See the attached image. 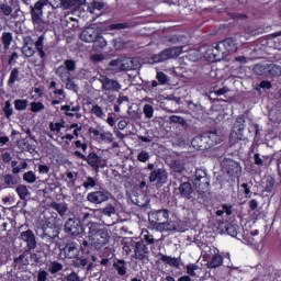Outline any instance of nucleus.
Wrapping results in <instances>:
<instances>
[{"instance_id":"36","label":"nucleus","mask_w":281,"mask_h":281,"mask_svg":"<svg viewBox=\"0 0 281 281\" xmlns=\"http://www.w3.org/2000/svg\"><path fill=\"white\" fill-rule=\"evenodd\" d=\"M50 206L53 207V210H56L59 216H65L67 214V211L69 210L67 204H63L58 202H53Z\"/></svg>"},{"instance_id":"46","label":"nucleus","mask_w":281,"mask_h":281,"mask_svg":"<svg viewBox=\"0 0 281 281\" xmlns=\"http://www.w3.org/2000/svg\"><path fill=\"white\" fill-rule=\"evenodd\" d=\"M64 68L67 69L68 72L74 74V71H76V60L66 59L64 61Z\"/></svg>"},{"instance_id":"20","label":"nucleus","mask_w":281,"mask_h":281,"mask_svg":"<svg viewBox=\"0 0 281 281\" xmlns=\"http://www.w3.org/2000/svg\"><path fill=\"white\" fill-rule=\"evenodd\" d=\"M191 146H193L195 150H207V148H210V143H207L205 133L202 136H195L191 140Z\"/></svg>"},{"instance_id":"30","label":"nucleus","mask_w":281,"mask_h":281,"mask_svg":"<svg viewBox=\"0 0 281 281\" xmlns=\"http://www.w3.org/2000/svg\"><path fill=\"white\" fill-rule=\"evenodd\" d=\"M113 268L117 271L119 276H126V261L124 259H117L113 263Z\"/></svg>"},{"instance_id":"8","label":"nucleus","mask_w":281,"mask_h":281,"mask_svg":"<svg viewBox=\"0 0 281 281\" xmlns=\"http://www.w3.org/2000/svg\"><path fill=\"white\" fill-rule=\"evenodd\" d=\"M65 232L71 236H80L85 229L82 228V223H80V220L77 217H70L65 223Z\"/></svg>"},{"instance_id":"55","label":"nucleus","mask_w":281,"mask_h":281,"mask_svg":"<svg viewBox=\"0 0 281 281\" xmlns=\"http://www.w3.org/2000/svg\"><path fill=\"white\" fill-rule=\"evenodd\" d=\"M60 5L64 10H70V8H74L76 1L75 0H59Z\"/></svg>"},{"instance_id":"2","label":"nucleus","mask_w":281,"mask_h":281,"mask_svg":"<svg viewBox=\"0 0 281 281\" xmlns=\"http://www.w3.org/2000/svg\"><path fill=\"white\" fill-rule=\"evenodd\" d=\"M49 5V0H38L34 5L30 7L31 21L38 32H43L47 23L43 19V7Z\"/></svg>"},{"instance_id":"14","label":"nucleus","mask_w":281,"mask_h":281,"mask_svg":"<svg viewBox=\"0 0 281 281\" xmlns=\"http://www.w3.org/2000/svg\"><path fill=\"white\" fill-rule=\"evenodd\" d=\"M132 203H134V205H138V207H146L148 203H150V199L146 192L142 190L134 191L132 194Z\"/></svg>"},{"instance_id":"51","label":"nucleus","mask_w":281,"mask_h":281,"mask_svg":"<svg viewBox=\"0 0 281 281\" xmlns=\"http://www.w3.org/2000/svg\"><path fill=\"white\" fill-rule=\"evenodd\" d=\"M45 105L41 102H32L31 103V112L32 113H38L41 111H44Z\"/></svg>"},{"instance_id":"38","label":"nucleus","mask_w":281,"mask_h":281,"mask_svg":"<svg viewBox=\"0 0 281 281\" xmlns=\"http://www.w3.org/2000/svg\"><path fill=\"white\" fill-rule=\"evenodd\" d=\"M0 12L4 16H12V12H13L12 1H10V3L8 2L0 3Z\"/></svg>"},{"instance_id":"23","label":"nucleus","mask_w":281,"mask_h":281,"mask_svg":"<svg viewBox=\"0 0 281 281\" xmlns=\"http://www.w3.org/2000/svg\"><path fill=\"white\" fill-rule=\"evenodd\" d=\"M160 260L173 269H180L181 267V257L175 258L167 255H161Z\"/></svg>"},{"instance_id":"28","label":"nucleus","mask_w":281,"mask_h":281,"mask_svg":"<svg viewBox=\"0 0 281 281\" xmlns=\"http://www.w3.org/2000/svg\"><path fill=\"white\" fill-rule=\"evenodd\" d=\"M56 74L60 77V80H63V82L71 81V74L67 71V68H65V66H59L56 69Z\"/></svg>"},{"instance_id":"40","label":"nucleus","mask_w":281,"mask_h":281,"mask_svg":"<svg viewBox=\"0 0 281 281\" xmlns=\"http://www.w3.org/2000/svg\"><path fill=\"white\" fill-rule=\"evenodd\" d=\"M109 71H122V57H119L117 59H112L109 63Z\"/></svg>"},{"instance_id":"54","label":"nucleus","mask_w":281,"mask_h":281,"mask_svg":"<svg viewBox=\"0 0 281 281\" xmlns=\"http://www.w3.org/2000/svg\"><path fill=\"white\" fill-rule=\"evenodd\" d=\"M137 159L139 161H142V164H146V161H148V159H150V154L146 150H142L138 156Z\"/></svg>"},{"instance_id":"25","label":"nucleus","mask_w":281,"mask_h":281,"mask_svg":"<svg viewBox=\"0 0 281 281\" xmlns=\"http://www.w3.org/2000/svg\"><path fill=\"white\" fill-rule=\"evenodd\" d=\"M64 252L66 258H78V254H80V250L75 243H69L65 246Z\"/></svg>"},{"instance_id":"9","label":"nucleus","mask_w":281,"mask_h":281,"mask_svg":"<svg viewBox=\"0 0 281 281\" xmlns=\"http://www.w3.org/2000/svg\"><path fill=\"white\" fill-rule=\"evenodd\" d=\"M221 47H223L221 44L210 46L204 53V58H207L210 63H218V60H223L225 52L221 50Z\"/></svg>"},{"instance_id":"49","label":"nucleus","mask_w":281,"mask_h":281,"mask_svg":"<svg viewBox=\"0 0 281 281\" xmlns=\"http://www.w3.org/2000/svg\"><path fill=\"white\" fill-rule=\"evenodd\" d=\"M16 80H19V68H13L11 70L10 78L8 81L9 87H12V85H14V82H16Z\"/></svg>"},{"instance_id":"56","label":"nucleus","mask_w":281,"mask_h":281,"mask_svg":"<svg viewBox=\"0 0 281 281\" xmlns=\"http://www.w3.org/2000/svg\"><path fill=\"white\" fill-rule=\"evenodd\" d=\"M226 232L229 236H233V238H236L238 236V228H236V226L229 224L226 227Z\"/></svg>"},{"instance_id":"27","label":"nucleus","mask_w":281,"mask_h":281,"mask_svg":"<svg viewBox=\"0 0 281 281\" xmlns=\"http://www.w3.org/2000/svg\"><path fill=\"white\" fill-rule=\"evenodd\" d=\"M12 41H14V37L12 36V33L10 32H3L1 35V43L3 45L4 52H8L10 49V45H12Z\"/></svg>"},{"instance_id":"35","label":"nucleus","mask_w":281,"mask_h":281,"mask_svg":"<svg viewBox=\"0 0 281 281\" xmlns=\"http://www.w3.org/2000/svg\"><path fill=\"white\" fill-rule=\"evenodd\" d=\"M281 76V67L276 64H268V78Z\"/></svg>"},{"instance_id":"33","label":"nucleus","mask_w":281,"mask_h":281,"mask_svg":"<svg viewBox=\"0 0 281 281\" xmlns=\"http://www.w3.org/2000/svg\"><path fill=\"white\" fill-rule=\"evenodd\" d=\"M41 238H58V228L44 226Z\"/></svg>"},{"instance_id":"48","label":"nucleus","mask_w":281,"mask_h":281,"mask_svg":"<svg viewBox=\"0 0 281 281\" xmlns=\"http://www.w3.org/2000/svg\"><path fill=\"white\" fill-rule=\"evenodd\" d=\"M143 112L145 117H147V120L153 119V115L155 114V108H153V105L150 104H145L143 108Z\"/></svg>"},{"instance_id":"32","label":"nucleus","mask_w":281,"mask_h":281,"mask_svg":"<svg viewBox=\"0 0 281 281\" xmlns=\"http://www.w3.org/2000/svg\"><path fill=\"white\" fill-rule=\"evenodd\" d=\"M15 192H16L18 196L21 199V201H25V199H27V196H30V189H27V186H25V184H19L15 188Z\"/></svg>"},{"instance_id":"57","label":"nucleus","mask_w":281,"mask_h":281,"mask_svg":"<svg viewBox=\"0 0 281 281\" xmlns=\"http://www.w3.org/2000/svg\"><path fill=\"white\" fill-rule=\"evenodd\" d=\"M97 182L95 178L88 177L87 180L83 182V188L88 190V188H95Z\"/></svg>"},{"instance_id":"10","label":"nucleus","mask_w":281,"mask_h":281,"mask_svg":"<svg viewBox=\"0 0 281 281\" xmlns=\"http://www.w3.org/2000/svg\"><path fill=\"white\" fill-rule=\"evenodd\" d=\"M134 258L135 260H147L150 250H148V246L144 240L134 241Z\"/></svg>"},{"instance_id":"13","label":"nucleus","mask_w":281,"mask_h":281,"mask_svg":"<svg viewBox=\"0 0 281 281\" xmlns=\"http://www.w3.org/2000/svg\"><path fill=\"white\" fill-rule=\"evenodd\" d=\"M99 81L102 85L103 91H114V92H117V91H120V89H122V85H120V82L117 80L110 79L106 76H101L99 78Z\"/></svg>"},{"instance_id":"3","label":"nucleus","mask_w":281,"mask_h":281,"mask_svg":"<svg viewBox=\"0 0 281 281\" xmlns=\"http://www.w3.org/2000/svg\"><path fill=\"white\" fill-rule=\"evenodd\" d=\"M245 139V115H239L233 126V130L229 135L231 146H235L238 142Z\"/></svg>"},{"instance_id":"59","label":"nucleus","mask_w":281,"mask_h":281,"mask_svg":"<svg viewBox=\"0 0 281 281\" xmlns=\"http://www.w3.org/2000/svg\"><path fill=\"white\" fill-rule=\"evenodd\" d=\"M156 78L160 85H166L168 82V76L162 71L157 72Z\"/></svg>"},{"instance_id":"61","label":"nucleus","mask_w":281,"mask_h":281,"mask_svg":"<svg viewBox=\"0 0 281 281\" xmlns=\"http://www.w3.org/2000/svg\"><path fill=\"white\" fill-rule=\"evenodd\" d=\"M196 269H199V266H196V265H188L187 266V273L189 274V276H192V277H194V276H196V272H194V271H196Z\"/></svg>"},{"instance_id":"4","label":"nucleus","mask_w":281,"mask_h":281,"mask_svg":"<svg viewBox=\"0 0 281 281\" xmlns=\"http://www.w3.org/2000/svg\"><path fill=\"white\" fill-rule=\"evenodd\" d=\"M193 186L199 194H207L210 192V178L203 169H196L194 173Z\"/></svg>"},{"instance_id":"58","label":"nucleus","mask_w":281,"mask_h":281,"mask_svg":"<svg viewBox=\"0 0 281 281\" xmlns=\"http://www.w3.org/2000/svg\"><path fill=\"white\" fill-rule=\"evenodd\" d=\"M276 180L273 178H267L266 180V192H272Z\"/></svg>"},{"instance_id":"5","label":"nucleus","mask_w":281,"mask_h":281,"mask_svg":"<svg viewBox=\"0 0 281 281\" xmlns=\"http://www.w3.org/2000/svg\"><path fill=\"white\" fill-rule=\"evenodd\" d=\"M182 52H183V47L181 46L170 47V48L164 49L159 54L154 55L151 57V60L153 63H164L172 58H179Z\"/></svg>"},{"instance_id":"37","label":"nucleus","mask_w":281,"mask_h":281,"mask_svg":"<svg viewBox=\"0 0 281 281\" xmlns=\"http://www.w3.org/2000/svg\"><path fill=\"white\" fill-rule=\"evenodd\" d=\"M13 262L15 267H19V269H21V265L22 267H27V265H30V260L27 259V254L23 252L18 258H15Z\"/></svg>"},{"instance_id":"41","label":"nucleus","mask_w":281,"mask_h":281,"mask_svg":"<svg viewBox=\"0 0 281 281\" xmlns=\"http://www.w3.org/2000/svg\"><path fill=\"white\" fill-rule=\"evenodd\" d=\"M171 170L172 172H177L178 175H183V172H186V167L181 161L176 160L171 164Z\"/></svg>"},{"instance_id":"44","label":"nucleus","mask_w":281,"mask_h":281,"mask_svg":"<svg viewBox=\"0 0 281 281\" xmlns=\"http://www.w3.org/2000/svg\"><path fill=\"white\" fill-rule=\"evenodd\" d=\"M49 273H58V271H63V263H59L58 261H53L48 266Z\"/></svg>"},{"instance_id":"31","label":"nucleus","mask_w":281,"mask_h":281,"mask_svg":"<svg viewBox=\"0 0 281 281\" xmlns=\"http://www.w3.org/2000/svg\"><path fill=\"white\" fill-rule=\"evenodd\" d=\"M252 71L257 76H268L269 64H257L254 66Z\"/></svg>"},{"instance_id":"15","label":"nucleus","mask_w":281,"mask_h":281,"mask_svg":"<svg viewBox=\"0 0 281 281\" xmlns=\"http://www.w3.org/2000/svg\"><path fill=\"white\" fill-rule=\"evenodd\" d=\"M21 240L26 243V247L29 251H32L36 247V235H34V232L32 229H27L25 232H22L20 234Z\"/></svg>"},{"instance_id":"43","label":"nucleus","mask_w":281,"mask_h":281,"mask_svg":"<svg viewBox=\"0 0 281 281\" xmlns=\"http://www.w3.org/2000/svg\"><path fill=\"white\" fill-rule=\"evenodd\" d=\"M27 104H30L27 100L16 99L14 101L15 111H25V109H27Z\"/></svg>"},{"instance_id":"6","label":"nucleus","mask_w":281,"mask_h":281,"mask_svg":"<svg viewBox=\"0 0 281 281\" xmlns=\"http://www.w3.org/2000/svg\"><path fill=\"white\" fill-rule=\"evenodd\" d=\"M222 170L229 177H238L243 170L240 165L234 159L225 158L222 161Z\"/></svg>"},{"instance_id":"64","label":"nucleus","mask_w":281,"mask_h":281,"mask_svg":"<svg viewBox=\"0 0 281 281\" xmlns=\"http://www.w3.org/2000/svg\"><path fill=\"white\" fill-rule=\"evenodd\" d=\"M91 8L92 10H104V2L93 1Z\"/></svg>"},{"instance_id":"52","label":"nucleus","mask_w":281,"mask_h":281,"mask_svg":"<svg viewBox=\"0 0 281 281\" xmlns=\"http://www.w3.org/2000/svg\"><path fill=\"white\" fill-rule=\"evenodd\" d=\"M94 45L99 49H104V47L106 46V40H104V37L100 35H97V38L94 40Z\"/></svg>"},{"instance_id":"12","label":"nucleus","mask_w":281,"mask_h":281,"mask_svg":"<svg viewBox=\"0 0 281 281\" xmlns=\"http://www.w3.org/2000/svg\"><path fill=\"white\" fill-rule=\"evenodd\" d=\"M142 67L139 59L131 57H121V71H135Z\"/></svg>"},{"instance_id":"22","label":"nucleus","mask_w":281,"mask_h":281,"mask_svg":"<svg viewBox=\"0 0 281 281\" xmlns=\"http://www.w3.org/2000/svg\"><path fill=\"white\" fill-rule=\"evenodd\" d=\"M178 190L181 199H186L187 201H190V199H192V194H194V190L192 189V184L190 182L180 184Z\"/></svg>"},{"instance_id":"16","label":"nucleus","mask_w":281,"mask_h":281,"mask_svg":"<svg viewBox=\"0 0 281 281\" xmlns=\"http://www.w3.org/2000/svg\"><path fill=\"white\" fill-rule=\"evenodd\" d=\"M87 201L90 203H94L99 205L100 203H104V201H109V192L106 191H94L87 195Z\"/></svg>"},{"instance_id":"42","label":"nucleus","mask_w":281,"mask_h":281,"mask_svg":"<svg viewBox=\"0 0 281 281\" xmlns=\"http://www.w3.org/2000/svg\"><path fill=\"white\" fill-rule=\"evenodd\" d=\"M2 111H3L7 120H10V117H12V115H14V109H12V102L5 101Z\"/></svg>"},{"instance_id":"34","label":"nucleus","mask_w":281,"mask_h":281,"mask_svg":"<svg viewBox=\"0 0 281 281\" xmlns=\"http://www.w3.org/2000/svg\"><path fill=\"white\" fill-rule=\"evenodd\" d=\"M223 265V256L215 255L213 258L206 263L207 269H216Z\"/></svg>"},{"instance_id":"53","label":"nucleus","mask_w":281,"mask_h":281,"mask_svg":"<svg viewBox=\"0 0 281 281\" xmlns=\"http://www.w3.org/2000/svg\"><path fill=\"white\" fill-rule=\"evenodd\" d=\"M101 213L105 216H113L115 214V206L113 204H108L104 209H102Z\"/></svg>"},{"instance_id":"21","label":"nucleus","mask_w":281,"mask_h":281,"mask_svg":"<svg viewBox=\"0 0 281 281\" xmlns=\"http://www.w3.org/2000/svg\"><path fill=\"white\" fill-rule=\"evenodd\" d=\"M139 23L135 20H127L125 22L110 24L109 29L111 31H120V30H133V27H137Z\"/></svg>"},{"instance_id":"50","label":"nucleus","mask_w":281,"mask_h":281,"mask_svg":"<svg viewBox=\"0 0 281 281\" xmlns=\"http://www.w3.org/2000/svg\"><path fill=\"white\" fill-rule=\"evenodd\" d=\"M91 113L95 115V117H104V111L98 104L92 105Z\"/></svg>"},{"instance_id":"18","label":"nucleus","mask_w":281,"mask_h":281,"mask_svg":"<svg viewBox=\"0 0 281 281\" xmlns=\"http://www.w3.org/2000/svg\"><path fill=\"white\" fill-rule=\"evenodd\" d=\"M204 135L206 137L210 148L223 142V134L218 132V130H211L209 132H205Z\"/></svg>"},{"instance_id":"1","label":"nucleus","mask_w":281,"mask_h":281,"mask_svg":"<svg viewBox=\"0 0 281 281\" xmlns=\"http://www.w3.org/2000/svg\"><path fill=\"white\" fill-rule=\"evenodd\" d=\"M88 240L94 249H102L105 245H109L111 236L109 235V229L98 222H88Z\"/></svg>"},{"instance_id":"45","label":"nucleus","mask_w":281,"mask_h":281,"mask_svg":"<svg viewBox=\"0 0 281 281\" xmlns=\"http://www.w3.org/2000/svg\"><path fill=\"white\" fill-rule=\"evenodd\" d=\"M169 121L171 124H180V126H188V122L186 121V119L181 116L171 115L169 117Z\"/></svg>"},{"instance_id":"19","label":"nucleus","mask_w":281,"mask_h":281,"mask_svg":"<svg viewBox=\"0 0 281 281\" xmlns=\"http://www.w3.org/2000/svg\"><path fill=\"white\" fill-rule=\"evenodd\" d=\"M79 38L83 41V43H94L98 38V31L93 27H87L80 33Z\"/></svg>"},{"instance_id":"29","label":"nucleus","mask_w":281,"mask_h":281,"mask_svg":"<svg viewBox=\"0 0 281 281\" xmlns=\"http://www.w3.org/2000/svg\"><path fill=\"white\" fill-rule=\"evenodd\" d=\"M1 181H3L7 188H14V186L19 184V180L10 173L2 176Z\"/></svg>"},{"instance_id":"26","label":"nucleus","mask_w":281,"mask_h":281,"mask_svg":"<svg viewBox=\"0 0 281 281\" xmlns=\"http://www.w3.org/2000/svg\"><path fill=\"white\" fill-rule=\"evenodd\" d=\"M158 232H179V226L173 221H167L158 226H156Z\"/></svg>"},{"instance_id":"7","label":"nucleus","mask_w":281,"mask_h":281,"mask_svg":"<svg viewBox=\"0 0 281 281\" xmlns=\"http://www.w3.org/2000/svg\"><path fill=\"white\" fill-rule=\"evenodd\" d=\"M170 213L168 210H158V211H150L148 213V220L153 225H164V223H168V218Z\"/></svg>"},{"instance_id":"60","label":"nucleus","mask_w":281,"mask_h":281,"mask_svg":"<svg viewBox=\"0 0 281 281\" xmlns=\"http://www.w3.org/2000/svg\"><path fill=\"white\" fill-rule=\"evenodd\" d=\"M100 139H102V142H108L109 144H111V142H113V134L109 132L101 133Z\"/></svg>"},{"instance_id":"39","label":"nucleus","mask_w":281,"mask_h":281,"mask_svg":"<svg viewBox=\"0 0 281 281\" xmlns=\"http://www.w3.org/2000/svg\"><path fill=\"white\" fill-rule=\"evenodd\" d=\"M22 54L26 58H32V56L36 54V50H34V47L32 46V44L24 42V45L22 46Z\"/></svg>"},{"instance_id":"24","label":"nucleus","mask_w":281,"mask_h":281,"mask_svg":"<svg viewBox=\"0 0 281 281\" xmlns=\"http://www.w3.org/2000/svg\"><path fill=\"white\" fill-rule=\"evenodd\" d=\"M220 45H222V47H224L228 54H234L235 52L238 50V46L236 45V40L233 37H227L222 43H220Z\"/></svg>"},{"instance_id":"47","label":"nucleus","mask_w":281,"mask_h":281,"mask_svg":"<svg viewBox=\"0 0 281 281\" xmlns=\"http://www.w3.org/2000/svg\"><path fill=\"white\" fill-rule=\"evenodd\" d=\"M23 181L26 183H36V173L34 171H27L23 175Z\"/></svg>"},{"instance_id":"17","label":"nucleus","mask_w":281,"mask_h":281,"mask_svg":"<svg viewBox=\"0 0 281 281\" xmlns=\"http://www.w3.org/2000/svg\"><path fill=\"white\" fill-rule=\"evenodd\" d=\"M86 161L88 166L95 170V172H100V168H104V164H102V157L98 156V154L93 151L86 156Z\"/></svg>"},{"instance_id":"11","label":"nucleus","mask_w":281,"mask_h":281,"mask_svg":"<svg viewBox=\"0 0 281 281\" xmlns=\"http://www.w3.org/2000/svg\"><path fill=\"white\" fill-rule=\"evenodd\" d=\"M149 183L157 182L160 186L168 182V171L165 168H158L149 173Z\"/></svg>"},{"instance_id":"63","label":"nucleus","mask_w":281,"mask_h":281,"mask_svg":"<svg viewBox=\"0 0 281 281\" xmlns=\"http://www.w3.org/2000/svg\"><path fill=\"white\" fill-rule=\"evenodd\" d=\"M91 63H102L104 60V55L102 54H94L90 57Z\"/></svg>"},{"instance_id":"62","label":"nucleus","mask_w":281,"mask_h":281,"mask_svg":"<svg viewBox=\"0 0 281 281\" xmlns=\"http://www.w3.org/2000/svg\"><path fill=\"white\" fill-rule=\"evenodd\" d=\"M74 267H87L89 265V260L87 259H77L76 261H74Z\"/></svg>"}]
</instances>
